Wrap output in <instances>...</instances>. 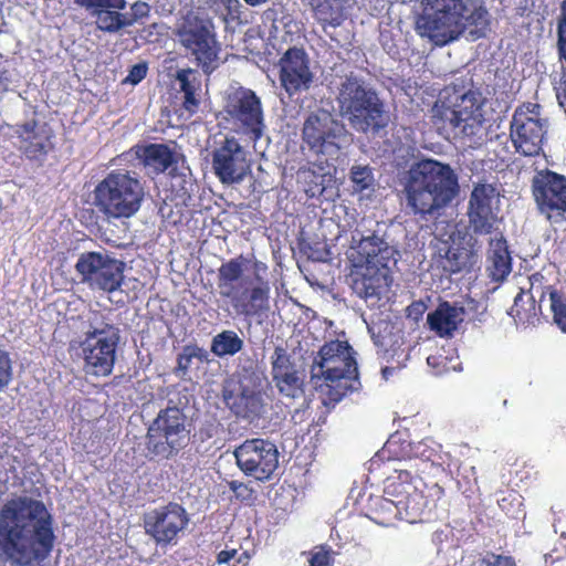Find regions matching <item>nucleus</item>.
<instances>
[{
    "label": "nucleus",
    "instance_id": "obj_1",
    "mask_svg": "<svg viewBox=\"0 0 566 566\" xmlns=\"http://www.w3.org/2000/svg\"><path fill=\"white\" fill-rule=\"evenodd\" d=\"M56 536L54 518L43 501L13 495L0 509V551L18 566L42 565Z\"/></svg>",
    "mask_w": 566,
    "mask_h": 566
},
{
    "label": "nucleus",
    "instance_id": "obj_2",
    "mask_svg": "<svg viewBox=\"0 0 566 566\" xmlns=\"http://www.w3.org/2000/svg\"><path fill=\"white\" fill-rule=\"evenodd\" d=\"M491 17L483 0H423L416 21L419 35L444 46L465 35L474 42L490 31Z\"/></svg>",
    "mask_w": 566,
    "mask_h": 566
},
{
    "label": "nucleus",
    "instance_id": "obj_3",
    "mask_svg": "<svg viewBox=\"0 0 566 566\" xmlns=\"http://www.w3.org/2000/svg\"><path fill=\"white\" fill-rule=\"evenodd\" d=\"M349 259L356 269L353 289L371 307L386 306L390 300L391 270L397 251L375 232L353 235Z\"/></svg>",
    "mask_w": 566,
    "mask_h": 566
},
{
    "label": "nucleus",
    "instance_id": "obj_4",
    "mask_svg": "<svg viewBox=\"0 0 566 566\" xmlns=\"http://www.w3.org/2000/svg\"><path fill=\"white\" fill-rule=\"evenodd\" d=\"M459 178L447 164L423 159L411 165L405 185L406 208L426 221L437 219L459 195Z\"/></svg>",
    "mask_w": 566,
    "mask_h": 566
},
{
    "label": "nucleus",
    "instance_id": "obj_5",
    "mask_svg": "<svg viewBox=\"0 0 566 566\" xmlns=\"http://www.w3.org/2000/svg\"><path fill=\"white\" fill-rule=\"evenodd\" d=\"M486 98L480 88L457 87L444 91L431 108V123L439 135L467 138L471 143L482 144L485 133L484 105Z\"/></svg>",
    "mask_w": 566,
    "mask_h": 566
},
{
    "label": "nucleus",
    "instance_id": "obj_6",
    "mask_svg": "<svg viewBox=\"0 0 566 566\" xmlns=\"http://www.w3.org/2000/svg\"><path fill=\"white\" fill-rule=\"evenodd\" d=\"M336 101L342 116L358 134L378 137L390 123V112L385 99L360 76H345L338 85Z\"/></svg>",
    "mask_w": 566,
    "mask_h": 566
},
{
    "label": "nucleus",
    "instance_id": "obj_7",
    "mask_svg": "<svg viewBox=\"0 0 566 566\" xmlns=\"http://www.w3.org/2000/svg\"><path fill=\"white\" fill-rule=\"evenodd\" d=\"M353 348L346 342L334 340L325 344L311 360L312 380L325 381L332 400L339 401L347 392L358 390V368Z\"/></svg>",
    "mask_w": 566,
    "mask_h": 566
},
{
    "label": "nucleus",
    "instance_id": "obj_8",
    "mask_svg": "<svg viewBox=\"0 0 566 566\" xmlns=\"http://www.w3.org/2000/svg\"><path fill=\"white\" fill-rule=\"evenodd\" d=\"M144 198L145 190L140 180L122 169L108 172L93 190V205L107 220L134 217Z\"/></svg>",
    "mask_w": 566,
    "mask_h": 566
},
{
    "label": "nucleus",
    "instance_id": "obj_9",
    "mask_svg": "<svg viewBox=\"0 0 566 566\" xmlns=\"http://www.w3.org/2000/svg\"><path fill=\"white\" fill-rule=\"evenodd\" d=\"M174 34L205 74L210 75L219 66L221 43L210 17L189 10L178 19Z\"/></svg>",
    "mask_w": 566,
    "mask_h": 566
},
{
    "label": "nucleus",
    "instance_id": "obj_10",
    "mask_svg": "<svg viewBox=\"0 0 566 566\" xmlns=\"http://www.w3.org/2000/svg\"><path fill=\"white\" fill-rule=\"evenodd\" d=\"M302 140L304 147L318 159L337 161L349 140V133L337 115L318 108L306 116Z\"/></svg>",
    "mask_w": 566,
    "mask_h": 566
},
{
    "label": "nucleus",
    "instance_id": "obj_11",
    "mask_svg": "<svg viewBox=\"0 0 566 566\" xmlns=\"http://www.w3.org/2000/svg\"><path fill=\"white\" fill-rule=\"evenodd\" d=\"M187 417L177 406L160 410L146 433V450L149 459L169 460L184 449L189 440Z\"/></svg>",
    "mask_w": 566,
    "mask_h": 566
},
{
    "label": "nucleus",
    "instance_id": "obj_12",
    "mask_svg": "<svg viewBox=\"0 0 566 566\" xmlns=\"http://www.w3.org/2000/svg\"><path fill=\"white\" fill-rule=\"evenodd\" d=\"M75 271L80 281L93 291L112 293L124 281L125 263L104 251H86L80 254Z\"/></svg>",
    "mask_w": 566,
    "mask_h": 566
},
{
    "label": "nucleus",
    "instance_id": "obj_13",
    "mask_svg": "<svg viewBox=\"0 0 566 566\" xmlns=\"http://www.w3.org/2000/svg\"><path fill=\"white\" fill-rule=\"evenodd\" d=\"M531 190L538 213L549 222L566 221V176L548 168L532 178Z\"/></svg>",
    "mask_w": 566,
    "mask_h": 566
},
{
    "label": "nucleus",
    "instance_id": "obj_14",
    "mask_svg": "<svg viewBox=\"0 0 566 566\" xmlns=\"http://www.w3.org/2000/svg\"><path fill=\"white\" fill-rule=\"evenodd\" d=\"M186 509L175 502L155 507L144 515L145 533L150 536L160 548L175 546L179 535L189 524Z\"/></svg>",
    "mask_w": 566,
    "mask_h": 566
},
{
    "label": "nucleus",
    "instance_id": "obj_15",
    "mask_svg": "<svg viewBox=\"0 0 566 566\" xmlns=\"http://www.w3.org/2000/svg\"><path fill=\"white\" fill-rule=\"evenodd\" d=\"M119 343L117 328L94 329L81 343L84 367L87 374L107 376L112 373Z\"/></svg>",
    "mask_w": 566,
    "mask_h": 566
},
{
    "label": "nucleus",
    "instance_id": "obj_16",
    "mask_svg": "<svg viewBox=\"0 0 566 566\" xmlns=\"http://www.w3.org/2000/svg\"><path fill=\"white\" fill-rule=\"evenodd\" d=\"M539 105L515 111L511 122V137L517 153L527 157L538 156L547 134L548 120L538 116Z\"/></svg>",
    "mask_w": 566,
    "mask_h": 566
},
{
    "label": "nucleus",
    "instance_id": "obj_17",
    "mask_svg": "<svg viewBox=\"0 0 566 566\" xmlns=\"http://www.w3.org/2000/svg\"><path fill=\"white\" fill-rule=\"evenodd\" d=\"M245 259H230L218 269L217 286L230 315L248 314V276L244 274Z\"/></svg>",
    "mask_w": 566,
    "mask_h": 566
},
{
    "label": "nucleus",
    "instance_id": "obj_18",
    "mask_svg": "<svg viewBox=\"0 0 566 566\" xmlns=\"http://www.w3.org/2000/svg\"><path fill=\"white\" fill-rule=\"evenodd\" d=\"M310 361L301 348L289 353L286 348L275 347L271 356L272 376L280 392L291 398L302 395L305 370Z\"/></svg>",
    "mask_w": 566,
    "mask_h": 566
},
{
    "label": "nucleus",
    "instance_id": "obj_19",
    "mask_svg": "<svg viewBox=\"0 0 566 566\" xmlns=\"http://www.w3.org/2000/svg\"><path fill=\"white\" fill-rule=\"evenodd\" d=\"M276 65L281 86L290 97L312 87L315 75L311 69L310 55L304 48H289Z\"/></svg>",
    "mask_w": 566,
    "mask_h": 566
},
{
    "label": "nucleus",
    "instance_id": "obj_20",
    "mask_svg": "<svg viewBox=\"0 0 566 566\" xmlns=\"http://www.w3.org/2000/svg\"><path fill=\"white\" fill-rule=\"evenodd\" d=\"M377 347L378 357L386 363H406L409 350L403 347L402 321H364Z\"/></svg>",
    "mask_w": 566,
    "mask_h": 566
},
{
    "label": "nucleus",
    "instance_id": "obj_21",
    "mask_svg": "<svg viewBox=\"0 0 566 566\" xmlns=\"http://www.w3.org/2000/svg\"><path fill=\"white\" fill-rule=\"evenodd\" d=\"M300 168L296 180L308 198L329 201L338 196L335 161L324 160Z\"/></svg>",
    "mask_w": 566,
    "mask_h": 566
},
{
    "label": "nucleus",
    "instance_id": "obj_22",
    "mask_svg": "<svg viewBox=\"0 0 566 566\" xmlns=\"http://www.w3.org/2000/svg\"><path fill=\"white\" fill-rule=\"evenodd\" d=\"M212 167L221 182L240 181L248 171L245 150L235 138H226L213 151Z\"/></svg>",
    "mask_w": 566,
    "mask_h": 566
},
{
    "label": "nucleus",
    "instance_id": "obj_23",
    "mask_svg": "<svg viewBox=\"0 0 566 566\" xmlns=\"http://www.w3.org/2000/svg\"><path fill=\"white\" fill-rule=\"evenodd\" d=\"M15 134L20 140L19 150L30 161L43 164L49 153L53 149L52 129L46 124H40L31 119L15 126Z\"/></svg>",
    "mask_w": 566,
    "mask_h": 566
},
{
    "label": "nucleus",
    "instance_id": "obj_24",
    "mask_svg": "<svg viewBox=\"0 0 566 566\" xmlns=\"http://www.w3.org/2000/svg\"><path fill=\"white\" fill-rule=\"evenodd\" d=\"M405 311L406 318H423L426 313V318H459L468 314L463 304L444 301L432 290H426L418 297H413Z\"/></svg>",
    "mask_w": 566,
    "mask_h": 566
},
{
    "label": "nucleus",
    "instance_id": "obj_25",
    "mask_svg": "<svg viewBox=\"0 0 566 566\" xmlns=\"http://www.w3.org/2000/svg\"><path fill=\"white\" fill-rule=\"evenodd\" d=\"M479 263V254L474 249V239L462 237L458 240L452 239V244L448 247L442 266L450 273L470 272Z\"/></svg>",
    "mask_w": 566,
    "mask_h": 566
},
{
    "label": "nucleus",
    "instance_id": "obj_26",
    "mask_svg": "<svg viewBox=\"0 0 566 566\" xmlns=\"http://www.w3.org/2000/svg\"><path fill=\"white\" fill-rule=\"evenodd\" d=\"M279 452L272 442L250 439V476L259 481L268 480L279 463Z\"/></svg>",
    "mask_w": 566,
    "mask_h": 566
},
{
    "label": "nucleus",
    "instance_id": "obj_27",
    "mask_svg": "<svg viewBox=\"0 0 566 566\" xmlns=\"http://www.w3.org/2000/svg\"><path fill=\"white\" fill-rule=\"evenodd\" d=\"M313 18L327 32L339 28L349 17L354 0H307Z\"/></svg>",
    "mask_w": 566,
    "mask_h": 566
},
{
    "label": "nucleus",
    "instance_id": "obj_28",
    "mask_svg": "<svg viewBox=\"0 0 566 566\" xmlns=\"http://www.w3.org/2000/svg\"><path fill=\"white\" fill-rule=\"evenodd\" d=\"M266 276L268 266L264 263H255L253 277H250V316L269 318L271 312V287Z\"/></svg>",
    "mask_w": 566,
    "mask_h": 566
},
{
    "label": "nucleus",
    "instance_id": "obj_29",
    "mask_svg": "<svg viewBox=\"0 0 566 566\" xmlns=\"http://www.w3.org/2000/svg\"><path fill=\"white\" fill-rule=\"evenodd\" d=\"M486 271L492 282L502 283L512 271V258L507 242L502 232H496L490 240Z\"/></svg>",
    "mask_w": 566,
    "mask_h": 566
},
{
    "label": "nucleus",
    "instance_id": "obj_30",
    "mask_svg": "<svg viewBox=\"0 0 566 566\" xmlns=\"http://www.w3.org/2000/svg\"><path fill=\"white\" fill-rule=\"evenodd\" d=\"M378 40L382 50L395 61L406 60L411 53L408 34L398 23L380 21Z\"/></svg>",
    "mask_w": 566,
    "mask_h": 566
},
{
    "label": "nucleus",
    "instance_id": "obj_31",
    "mask_svg": "<svg viewBox=\"0 0 566 566\" xmlns=\"http://www.w3.org/2000/svg\"><path fill=\"white\" fill-rule=\"evenodd\" d=\"M145 167L164 172L175 164V154L166 144L136 145L132 148Z\"/></svg>",
    "mask_w": 566,
    "mask_h": 566
},
{
    "label": "nucleus",
    "instance_id": "obj_32",
    "mask_svg": "<svg viewBox=\"0 0 566 566\" xmlns=\"http://www.w3.org/2000/svg\"><path fill=\"white\" fill-rule=\"evenodd\" d=\"M376 169L369 164L355 163L348 171V180L353 195H358L360 199L371 198L378 187Z\"/></svg>",
    "mask_w": 566,
    "mask_h": 566
},
{
    "label": "nucleus",
    "instance_id": "obj_33",
    "mask_svg": "<svg viewBox=\"0 0 566 566\" xmlns=\"http://www.w3.org/2000/svg\"><path fill=\"white\" fill-rule=\"evenodd\" d=\"M176 78L184 94L181 109L187 113L188 117H191L199 111L201 80L191 69L179 70L176 74Z\"/></svg>",
    "mask_w": 566,
    "mask_h": 566
},
{
    "label": "nucleus",
    "instance_id": "obj_34",
    "mask_svg": "<svg viewBox=\"0 0 566 566\" xmlns=\"http://www.w3.org/2000/svg\"><path fill=\"white\" fill-rule=\"evenodd\" d=\"M557 52L562 65L559 82L555 85L556 97L560 107L566 112V0L560 3V13L557 18Z\"/></svg>",
    "mask_w": 566,
    "mask_h": 566
},
{
    "label": "nucleus",
    "instance_id": "obj_35",
    "mask_svg": "<svg viewBox=\"0 0 566 566\" xmlns=\"http://www.w3.org/2000/svg\"><path fill=\"white\" fill-rule=\"evenodd\" d=\"M224 113L228 120H233L241 128L248 127V91L241 87L230 93Z\"/></svg>",
    "mask_w": 566,
    "mask_h": 566
},
{
    "label": "nucleus",
    "instance_id": "obj_36",
    "mask_svg": "<svg viewBox=\"0 0 566 566\" xmlns=\"http://www.w3.org/2000/svg\"><path fill=\"white\" fill-rule=\"evenodd\" d=\"M271 398L263 392L250 394V424L265 429L270 424Z\"/></svg>",
    "mask_w": 566,
    "mask_h": 566
},
{
    "label": "nucleus",
    "instance_id": "obj_37",
    "mask_svg": "<svg viewBox=\"0 0 566 566\" xmlns=\"http://www.w3.org/2000/svg\"><path fill=\"white\" fill-rule=\"evenodd\" d=\"M468 217L470 227L475 234H495L497 232L494 226L499 219L492 207L469 209Z\"/></svg>",
    "mask_w": 566,
    "mask_h": 566
},
{
    "label": "nucleus",
    "instance_id": "obj_38",
    "mask_svg": "<svg viewBox=\"0 0 566 566\" xmlns=\"http://www.w3.org/2000/svg\"><path fill=\"white\" fill-rule=\"evenodd\" d=\"M542 313L541 305H536L535 298L530 292L521 291L514 298L509 315L518 318H536Z\"/></svg>",
    "mask_w": 566,
    "mask_h": 566
},
{
    "label": "nucleus",
    "instance_id": "obj_39",
    "mask_svg": "<svg viewBox=\"0 0 566 566\" xmlns=\"http://www.w3.org/2000/svg\"><path fill=\"white\" fill-rule=\"evenodd\" d=\"M297 247L302 254L313 262H327L331 259V250L324 240H310L300 238Z\"/></svg>",
    "mask_w": 566,
    "mask_h": 566
},
{
    "label": "nucleus",
    "instance_id": "obj_40",
    "mask_svg": "<svg viewBox=\"0 0 566 566\" xmlns=\"http://www.w3.org/2000/svg\"><path fill=\"white\" fill-rule=\"evenodd\" d=\"M94 14H96V27L102 31L113 33L127 27L125 14L116 9H101Z\"/></svg>",
    "mask_w": 566,
    "mask_h": 566
},
{
    "label": "nucleus",
    "instance_id": "obj_41",
    "mask_svg": "<svg viewBox=\"0 0 566 566\" xmlns=\"http://www.w3.org/2000/svg\"><path fill=\"white\" fill-rule=\"evenodd\" d=\"M242 340L233 332H222L217 335L211 345V350L217 356L233 355L241 349Z\"/></svg>",
    "mask_w": 566,
    "mask_h": 566
},
{
    "label": "nucleus",
    "instance_id": "obj_42",
    "mask_svg": "<svg viewBox=\"0 0 566 566\" xmlns=\"http://www.w3.org/2000/svg\"><path fill=\"white\" fill-rule=\"evenodd\" d=\"M264 128L261 101L256 94L250 90V137H253L254 142H256L261 138Z\"/></svg>",
    "mask_w": 566,
    "mask_h": 566
},
{
    "label": "nucleus",
    "instance_id": "obj_43",
    "mask_svg": "<svg viewBox=\"0 0 566 566\" xmlns=\"http://www.w3.org/2000/svg\"><path fill=\"white\" fill-rule=\"evenodd\" d=\"M495 190L496 189L489 184H479L474 186L469 199V209L492 207L491 203L495 197Z\"/></svg>",
    "mask_w": 566,
    "mask_h": 566
},
{
    "label": "nucleus",
    "instance_id": "obj_44",
    "mask_svg": "<svg viewBox=\"0 0 566 566\" xmlns=\"http://www.w3.org/2000/svg\"><path fill=\"white\" fill-rule=\"evenodd\" d=\"M223 399L227 406L239 417H248V391L245 388H240L235 394L228 387L223 390Z\"/></svg>",
    "mask_w": 566,
    "mask_h": 566
},
{
    "label": "nucleus",
    "instance_id": "obj_45",
    "mask_svg": "<svg viewBox=\"0 0 566 566\" xmlns=\"http://www.w3.org/2000/svg\"><path fill=\"white\" fill-rule=\"evenodd\" d=\"M548 301L553 318H566V292L549 286Z\"/></svg>",
    "mask_w": 566,
    "mask_h": 566
},
{
    "label": "nucleus",
    "instance_id": "obj_46",
    "mask_svg": "<svg viewBox=\"0 0 566 566\" xmlns=\"http://www.w3.org/2000/svg\"><path fill=\"white\" fill-rule=\"evenodd\" d=\"M74 3L95 13L101 9L123 10L126 7L125 0H74Z\"/></svg>",
    "mask_w": 566,
    "mask_h": 566
},
{
    "label": "nucleus",
    "instance_id": "obj_47",
    "mask_svg": "<svg viewBox=\"0 0 566 566\" xmlns=\"http://www.w3.org/2000/svg\"><path fill=\"white\" fill-rule=\"evenodd\" d=\"M203 358L205 353L200 348L186 346L184 350L178 355L177 370L185 375L191 367L193 359L202 361Z\"/></svg>",
    "mask_w": 566,
    "mask_h": 566
},
{
    "label": "nucleus",
    "instance_id": "obj_48",
    "mask_svg": "<svg viewBox=\"0 0 566 566\" xmlns=\"http://www.w3.org/2000/svg\"><path fill=\"white\" fill-rule=\"evenodd\" d=\"M150 13V6L144 1H136L130 6V12L125 13V21L127 27L148 18Z\"/></svg>",
    "mask_w": 566,
    "mask_h": 566
},
{
    "label": "nucleus",
    "instance_id": "obj_49",
    "mask_svg": "<svg viewBox=\"0 0 566 566\" xmlns=\"http://www.w3.org/2000/svg\"><path fill=\"white\" fill-rule=\"evenodd\" d=\"M426 325L440 337H452L458 329V321H426Z\"/></svg>",
    "mask_w": 566,
    "mask_h": 566
},
{
    "label": "nucleus",
    "instance_id": "obj_50",
    "mask_svg": "<svg viewBox=\"0 0 566 566\" xmlns=\"http://www.w3.org/2000/svg\"><path fill=\"white\" fill-rule=\"evenodd\" d=\"M12 379V363L7 352L0 349V392Z\"/></svg>",
    "mask_w": 566,
    "mask_h": 566
},
{
    "label": "nucleus",
    "instance_id": "obj_51",
    "mask_svg": "<svg viewBox=\"0 0 566 566\" xmlns=\"http://www.w3.org/2000/svg\"><path fill=\"white\" fill-rule=\"evenodd\" d=\"M148 66L146 62H140L133 65L128 72V75L123 80L124 84L137 85L147 75Z\"/></svg>",
    "mask_w": 566,
    "mask_h": 566
},
{
    "label": "nucleus",
    "instance_id": "obj_52",
    "mask_svg": "<svg viewBox=\"0 0 566 566\" xmlns=\"http://www.w3.org/2000/svg\"><path fill=\"white\" fill-rule=\"evenodd\" d=\"M331 554L328 551L324 548H319L315 552L310 558V566H331Z\"/></svg>",
    "mask_w": 566,
    "mask_h": 566
},
{
    "label": "nucleus",
    "instance_id": "obj_53",
    "mask_svg": "<svg viewBox=\"0 0 566 566\" xmlns=\"http://www.w3.org/2000/svg\"><path fill=\"white\" fill-rule=\"evenodd\" d=\"M247 454H248V440L244 441L241 446H239L234 451V457L237 459V463L244 474H248V458H245Z\"/></svg>",
    "mask_w": 566,
    "mask_h": 566
},
{
    "label": "nucleus",
    "instance_id": "obj_54",
    "mask_svg": "<svg viewBox=\"0 0 566 566\" xmlns=\"http://www.w3.org/2000/svg\"><path fill=\"white\" fill-rule=\"evenodd\" d=\"M489 559L494 566H515V563L511 557L492 555Z\"/></svg>",
    "mask_w": 566,
    "mask_h": 566
},
{
    "label": "nucleus",
    "instance_id": "obj_55",
    "mask_svg": "<svg viewBox=\"0 0 566 566\" xmlns=\"http://www.w3.org/2000/svg\"><path fill=\"white\" fill-rule=\"evenodd\" d=\"M403 366H405V363H402L401 365H398V363H396V365L382 367L381 368L382 379L387 381L397 370L401 369Z\"/></svg>",
    "mask_w": 566,
    "mask_h": 566
},
{
    "label": "nucleus",
    "instance_id": "obj_56",
    "mask_svg": "<svg viewBox=\"0 0 566 566\" xmlns=\"http://www.w3.org/2000/svg\"><path fill=\"white\" fill-rule=\"evenodd\" d=\"M237 554L235 549L232 551H221L217 556V562L219 564H228Z\"/></svg>",
    "mask_w": 566,
    "mask_h": 566
},
{
    "label": "nucleus",
    "instance_id": "obj_57",
    "mask_svg": "<svg viewBox=\"0 0 566 566\" xmlns=\"http://www.w3.org/2000/svg\"><path fill=\"white\" fill-rule=\"evenodd\" d=\"M249 54L251 55L250 62H254L258 66H260L261 69H264V66L260 65V62L262 61L260 53L254 54L253 50L250 49Z\"/></svg>",
    "mask_w": 566,
    "mask_h": 566
},
{
    "label": "nucleus",
    "instance_id": "obj_58",
    "mask_svg": "<svg viewBox=\"0 0 566 566\" xmlns=\"http://www.w3.org/2000/svg\"><path fill=\"white\" fill-rule=\"evenodd\" d=\"M553 323L563 332L566 333V321H553Z\"/></svg>",
    "mask_w": 566,
    "mask_h": 566
},
{
    "label": "nucleus",
    "instance_id": "obj_59",
    "mask_svg": "<svg viewBox=\"0 0 566 566\" xmlns=\"http://www.w3.org/2000/svg\"><path fill=\"white\" fill-rule=\"evenodd\" d=\"M427 363L430 366H437L439 364V357H437V356H429L427 358Z\"/></svg>",
    "mask_w": 566,
    "mask_h": 566
},
{
    "label": "nucleus",
    "instance_id": "obj_60",
    "mask_svg": "<svg viewBox=\"0 0 566 566\" xmlns=\"http://www.w3.org/2000/svg\"><path fill=\"white\" fill-rule=\"evenodd\" d=\"M268 0H250V7H256L265 3Z\"/></svg>",
    "mask_w": 566,
    "mask_h": 566
},
{
    "label": "nucleus",
    "instance_id": "obj_61",
    "mask_svg": "<svg viewBox=\"0 0 566 566\" xmlns=\"http://www.w3.org/2000/svg\"><path fill=\"white\" fill-rule=\"evenodd\" d=\"M479 566H494V565L490 562V559H488V558H483V559L480 562Z\"/></svg>",
    "mask_w": 566,
    "mask_h": 566
},
{
    "label": "nucleus",
    "instance_id": "obj_62",
    "mask_svg": "<svg viewBox=\"0 0 566 566\" xmlns=\"http://www.w3.org/2000/svg\"><path fill=\"white\" fill-rule=\"evenodd\" d=\"M255 263H256V262H254V263H253V265H254ZM253 269H254V266H253V268H251V266H250V268H249V271H250V272H251V271L253 272ZM250 277H253V273H252V274L250 273Z\"/></svg>",
    "mask_w": 566,
    "mask_h": 566
},
{
    "label": "nucleus",
    "instance_id": "obj_63",
    "mask_svg": "<svg viewBox=\"0 0 566 566\" xmlns=\"http://www.w3.org/2000/svg\"><path fill=\"white\" fill-rule=\"evenodd\" d=\"M544 296H545V294L543 293V294L541 295V302H543Z\"/></svg>",
    "mask_w": 566,
    "mask_h": 566
},
{
    "label": "nucleus",
    "instance_id": "obj_64",
    "mask_svg": "<svg viewBox=\"0 0 566 566\" xmlns=\"http://www.w3.org/2000/svg\"><path fill=\"white\" fill-rule=\"evenodd\" d=\"M228 9L230 10V14L232 15V12H231V4L228 6Z\"/></svg>",
    "mask_w": 566,
    "mask_h": 566
}]
</instances>
